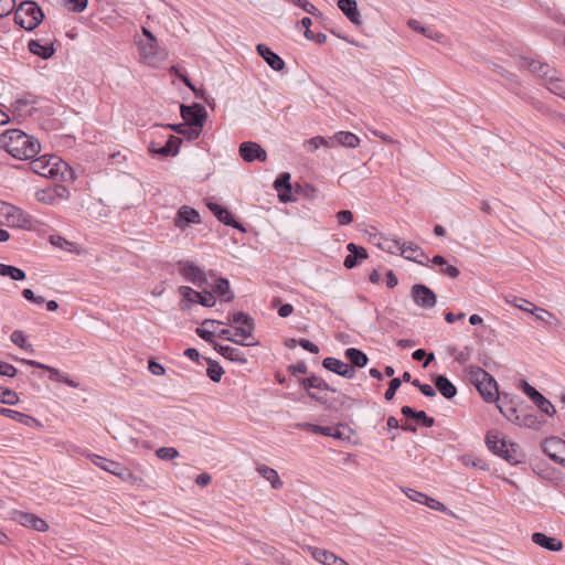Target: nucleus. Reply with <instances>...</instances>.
<instances>
[{"label":"nucleus","instance_id":"obj_1","mask_svg":"<svg viewBox=\"0 0 565 565\" xmlns=\"http://www.w3.org/2000/svg\"><path fill=\"white\" fill-rule=\"evenodd\" d=\"M0 146L18 160L34 159L41 150L39 140L20 129H8L1 134Z\"/></svg>","mask_w":565,"mask_h":565},{"label":"nucleus","instance_id":"obj_2","mask_svg":"<svg viewBox=\"0 0 565 565\" xmlns=\"http://www.w3.org/2000/svg\"><path fill=\"white\" fill-rule=\"evenodd\" d=\"M31 168L36 174L56 181L73 182L76 179L75 171L57 156L35 158Z\"/></svg>","mask_w":565,"mask_h":565},{"label":"nucleus","instance_id":"obj_3","mask_svg":"<svg viewBox=\"0 0 565 565\" xmlns=\"http://www.w3.org/2000/svg\"><path fill=\"white\" fill-rule=\"evenodd\" d=\"M465 372L486 402H497L498 397L502 395L498 392L494 377L483 369L469 365L465 369Z\"/></svg>","mask_w":565,"mask_h":565},{"label":"nucleus","instance_id":"obj_4","mask_svg":"<svg viewBox=\"0 0 565 565\" xmlns=\"http://www.w3.org/2000/svg\"><path fill=\"white\" fill-rule=\"evenodd\" d=\"M13 11L15 23L28 31L38 28L44 19L42 9L31 0L22 1Z\"/></svg>","mask_w":565,"mask_h":565},{"label":"nucleus","instance_id":"obj_5","mask_svg":"<svg viewBox=\"0 0 565 565\" xmlns=\"http://www.w3.org/2000/svg\"><path fill=\"white\" fill-rule=\"evenodd\" d=\"M227 320V322H223L222 324H236V337L243 338L246 341H257L253 334L255 330V322L250 316L242 311H237L232 315H228Z\"/></svg>","mask_w":565,"mask_h":565},{"label":"nucleus","instance_id":"obj_6","mask_svg":"<svg viewBox=\"0 0 565 565\" xmlns=\"http://www.w3.org/2000/svg\"><path fill=\"white\" fill-rule=\"evenodd\" d=\"M179 294L182 296L181 309H189L191 303H200L203 307H213L216 302L215 297L209 291H195L189 286L179 287Z\"/></svg>","mask_w":565,"mask_h":565},{"label":"nucleus","instance_id":"obj_7","mask_svg":"<svg viewBox=\"0 0 565 565\" xmlns=\"http://www.w3.org/2000/svg\"><path fill=\"white\" fill-rule=\"evenodd\" d=\"M181 117L184 122L202 132L207 113L202 105L193 103L190 106L181 105Z\"/></svg>","mask_w":565,"mask_h":565},{"label":"nucleus","instance_id":"obj_8","mask_svg":"<svg viewBox=\"0 0 565 565\" xmlns=\"http://www.w3.org/2000/svg\"><path fill=\"white\" fill-rule=\"evenodd\" d=\"M0 212L11 226L25 228L32 223L30 214L10 203L3 202Z\"/></svg>","mask_w":565,"mask_h":565},{"label":"nucleus","instance_id":"obj_9","mask_svg":"<svg viewBox=\"0 0 565 565\" xmlns=\"http://www.w3.org/2000/svg\"><path fill=\"white\" fill-rule=\"evenodd\" d=\"M38 104L36 96L32 94H25L19 98H17L12 105V114L14 117L26 119L33 116L34 110L36 109L35 105Z\"/></svg>","mask_w":565,"mask_h":565},{"label":"nucleus","instance_id":"obj_10","mask_svg":"<svg viewBox=\"0 0 565 565\" xmlns=\"http://www.w3.org/2000/svg\"><path fill=\"white\" fill-rule=\"evenodd\" d=\"M178 268L180 274L190 282L196 285L198 287H202L203 284L206 282L205 274L202 268H200L192 260H180L178 263Z\"/></svg>","mask_w":565,"mask_h":565},{"label":"nucleus","instance_id":"obj_11","mask_svg":"<svg viewBox=\"0 0 565 565\" xmlns=\"http://www.w3.org/2000/svg\"><path fill=\"white\" fill-rule=\"evenodd\" d=\"M20 362L24 363L29 366H32V367L45 370L50 374V380H52L54 382L64 383L73 388H77L79 386L78 382L72 380L68 375L62 373L56 367L43 364V363L34 361V360L21 359Z\"/></svg>","mask_w":565,"mask_h":565},{"label":"nucleus","instance_id":"obj_12","mask_svg":"<svg viewBox=\"0 0 565 565\" xmlns=\"http://www.w3.org/2000/svg\"><path fill=\"white\" fill-rule=\"evenodd\" d=\"M300 385L307 391L308 396L318 402V403H324V399L322 396L311 392L310 390H319V391H331L335 392V388L331 387L323 379L317 375H311L305 379L300 380Z\"/></svg>","mask_w":565,"mask_h":565},{"label":"nucleus","instance_id":"obj_13","mask_svg":"<svg viewBox=\"0 0 565 565\" xmlns=\"http://www.w3.org/2000/svg\"><path fill=\"white\" fill-rule=\"evenodd\" d=\"M238 152L241 158L246 162L259 161L265 162L267 153L265 149L255 141H244L239 145Z\"/></svg>","mask_w":565,"mask_h":565},{"label":"nucleus","instance_id":"obj_14","mask_svg":"<svg viewBox=\"0 0 565 565\" xmlns=\"http://www.w3.org/2000/svg\"><path fill=\"white\" fill-rule=\"evenodd\" d=\"M12 519L22 526L38 532H46L49 530V524L45 520L30 512L14 511Z\"/></svg>","mask_w":565,"mask_h":565},{"label":"nucleus","instance_id":"obj_15","mask_svg":"<svg viewBox=\"0 0 565 565\" xmlns=\"http://www.w3.org/2000/svg\"><path fill=\"white\" fill-rule=\"evenodd\" d=\"M181 142L182 140L179 137L169 135L164 146L159 147L157 142L151 141L149 143L148 150L150 153L161 157H175L180 151Z\"/></svg>","mask_w":565,"mask_h":565},{"label":"nucleus","instance_id":"obj_16","mask_svg":"<svg viewBox=\"0 0 565 565\" xmlns=\"http://www.w3.org/2000/svg\"><path fill=\"white\" fill-rule=\"evenodd\" d=\"M543 452L550 457L554 462L561 465L564 461L565 441L558 437L546 438L542 443Z\"/></svg>","mask_w":565,"mask_h":565},{"label":"nucleus","instance_id":"obj_17","mask_svg":"<svg viewBox=\"0 0 565 565\" xmlns=\"http://www.w3.org/2000/svg\"><path fill=\"white\" fill-rule=\"evenodd\" d=\"M523 392L534 402L541 412L548 416H553L556 411L554 405L546 399L539 391L531 386L527 382H522Z\"/></svg>","mask_w":565,"mask_h":565},{"label":"nucleus","instance_id":"obj_18","mask_svg":"<svg viewBox=\"0 0 565 565\" xmlns=\"http://www.w3.org/2000/svg\"><path fill=\"white\" fill-rule=\"evenodd\" d=\"M414 302L422 308H433L436 305L435 292L425 285L416 284L412 288Z\"/></svg>","mask_w":565,"mask_h":565},{"label":"nucleus","instance_id":"obj_19","mask_svg":"<svg viewBox=\"0 0 565 565\" xmlns=\"http://www.w3.org/2000/svg\"><path fill=\"white\" fill-rule=\"evenodd\" d=\"M290 174L285 172L281 173L275 181L274 188L278 193V199L282 203L292 202L296 198L292 194V188L290 182Z\"/></svg>","mask_w":565,"mask_h":565},{"label":"nucleus","instance_id":"obj_20","mask_svg":"<svg viewBox=\"0 0 565 565\" xmlns=\"http://www.w3.org/2000/svg\"><path fill=\"white\" fill-rule=\"evenodd\" d=\"M322 366L338 375H341L345 379H353L355 376V370L348 363L337 359V358H326L322 361Z\"/></svg>","mask_w":565,"mask_h":565},{"label":"nucleus","instance_id":"obj_21","mask_svg":"<svg viewBox=\"0 0 565 565\" xmlns=\"http://www.w3.org/2000/svg\"><path fill=\"white\" fill-rule=\"evenodd\" d=\"M256 51L274 71L280 72L286 67L285 61L266 44H258Z\"/></svg>","mask_w":565,"mask_h":565},{"label":"nucleus","instance_id":"obj_22","mask_svg":"<svg viewBox=\"0 0 565 565\" xmlns=\"http://www.w3.org/2000/svg\"><path fill=\"white\" fill-rule=\"evenodd\" d=\"M308 551L315 561L323 565H350L343 558L337 556L330 551L311 546L308 547Z\"/></svg>","mask_w":565,"mask_h":565},{"label":"nucleus","instance_id":"obj_23","mask_svg":"<svg viewBox=\"0 0 565 565\" xmlns=\"http://www.w3.org/2000/svg\"><path fill=\"white\" fill-rule=\"evenodd\" d=\"M192 223H201L199 212L195 209L188 205L181 206L174 218L175 226L179 228H184L185 226Z\"/></svg>","mask_w":565,"mask_h":565},{"label":"nucleus","instance_id":"obj_24","mask_svg":"<svg viewBox=\"0 0 565 565\" xmlns=\"http://www.w3.org/2000/svg\"><path fill=\"white\" fill-rule=\"evenodd\" d=\"M531 540L534 544L552 552H558L563 548V543L557 537L547 536L544 533L535 532L532 534Z\"/></svg>","mask_w":565,"mask_h":565},{"label":"nucleus","instance_id":"obj_25","mask_svg":"<svg viewBox=\"0 0 565 565\" xmlns=\"http://www.w3.org/2000/svg\"><path fill=\"white\" fill-rule=\"evenodd\" d=\"M337 6L351 23L354 25L362 23L355 0H338Z\"/></svg>","mask_w":565,"mask_h":565},{"label":"nucleus","instance_id":"obj_26","mask_svg":"<svg viewBox=\"0 0 565 565\" xmlns=\"http://www.w3.org/2000/svg\"><path fill=\"white\" fill-rule=\"evenodd\" d=\"M214 349L221 355H223L225 359H227V360H230L232 362H236V363H239V364L247 363V358H246L245 353L242 352L239 349H237L235 347H230V345H223V344H220V343H214Z\"/></svg>","mask_w":565,"mask_h":565},{"label":"nucleus","instance_id":"obj_27","mask_svg":"<svg viewBox=\"0 0 565 565\" xmlns=\"http://www.w3.org/2000/svg\"><path fill=\"white\" fill-rule=\"evenodd\" d=\"M209 209L213 212L216 218L225 225L242 228L241 225L235 221L234 215L224 206L217 203H209Z\"/></svg>","mask_w":565,"mask_h":565},{"label":"nucleus","instance_id":"obj_28","mask_svg":"<svg viewBox=\"0 0 565 565\" xmlns=\"http://www.w3.org/2000/svg\"><path fill=\"white\" fill-rule=\"evenodd\" d=\"M28 50L33 55L40 56L43 60L50 58L55 53L53 43L47 42L45 44H42L40 40H30L28 43Z\"/></svg>","mask_w":565,"mask_h":565},{"label":"nucleus","instance_id":"obj_29","mask_svg":"<svg viewBox=\"0 0 565 565\" xmlns=\"http://www.w3.org/2000/svg\"><path fill=\"white\" fill-rule=\"evenodd\" d=\"M401 413L407 417L412 418L418 423H420L424 427H433L435 424V419L433 417L427 416L424 411H415L411 406H403L401 408Z\"/></svg>","mask_w":565,"mask_h":565},{"label":"nucleus","instance_id":"obj_30","mask_svg":"<svg viewBox=\"0 0 565 565\" xmlns=\"http://www.w3.org/2000/svg\"><path fill=\"white\" fill-rule=\"evenodd\" d=\"M93 462L105 471H108L115 476H122L125 468L114 460H109L98 455H94Z\"/></svg>","mask_w":565,"mask_h":565},{"label":"nucleus","instance_id":"obj_31","mask_svg":"<svg viewBox=\"0 0 565 565\" xmlns=\"http://www.w3.org/2000/svg\"><path fill=\"white\" fill-rule=\"evenodd\" d=\"M508 394H502L500 397H498V408L507 419L514 423L515 420L520 419V413L514 406L511 405V402H508Z\"/></svg>","mask_w":565,"mask_h":565},{"label":"nucleus","instance_id":"obj_32","mask_svg":"<svg viewBox=\"0 0 565 565\" xmlns=\"http://www.w3.org/2000/svg\"><path fill=\"white\" fill-rule=\"evenodd\" d=\"M331 139H333V146L337 143L354 149L360 145V138L350 131H338L331 137Z\"/></svg>","mask_w":565,"mask_h":565},{"label":"nucleus","instance_id":"obj_33","mask_svg":"<svg viewBox=\"0 0 565 565\" xmlns=\"http://www.w3.org/2000/svg\"><path fill=\"white\" fill-rule=\"evenodd\" d=\"M256 470L264 479H266L267 481L270 482V486L273 487V489L278 490V489L282 488L284 483L280 480V477L275 469H273L266 465H258L256 467Z\"/></svg>","mask_w":565,"mask_h":565},{"label":"nucleus","instance_id":"obj_34","mask_svg":"<svg viewBox=\"0 0 565 565\" xmlns=\"http://www.w3.org/2000/svg\"><path fill=\"white\" fill-rule=\"evenodd\" d=\"M435 386L447 399L455 397L457 394L456 386L445 375H438L435 379Z\"/></svg>","mask_w":565,"mask_h":565},{"label":"nucleus","instance_id":"obj_35","mask_svg":"<svg viewBox=\"0 0 565 565\" xmlns=\"http://www.w3.org/2000/svg\"><path fill=\"white\" fill-rule=\"evenodd\" d=\"M222 323L223 322L217 321V320L206 319L202 322V326L196 329V334L201 339L205 340L206 342L214 344L215 342L213 341V338L215 337V332L213 329L215 326H218Z\"/></svg>","mask_w":565,"mask_h":565},{"label":"nucleus","instance_id":"obj_36","mask_svg":"<svg viewBox=\"0 0 565 565\" xmlns=\"http://www.w3.org/2000/svg\"><path fill=\"white\" fill-rule=\"evenodd\" d=\"M486 444L494 455L501 457V455L504 451V448H507L508 444L504 439L500 438L497 433L488 431L486 436Z\"/></svg>","mask_w":565,"mask_h":565},{"label":"nucleus","instance_id":"obj_37","mask_svg":"<svg viewBox=\"0 0 565 565\" xmlns=\"http://www.w3.org/2000/svg\"><path fill=\"white\" fill-rule=\"evenodd\" d=\"M344 356L350 361L353 369L354 366L364 367L369 362L367 355L363 351L355 348L347 349Z\"/></svg>","mask_w":565,"mask_h":565},{"label":"nucleus","instance_id":"obj_38","mask_svg":"<svg viewBox=\"0 0 565 565\" xmlns=\"http://www.w3.org/2000/svg\"><path fill=\"white\" fill-rule=\"evenodd\" d=\"M166 128L174 130L177 134L183 136L189 141L198 139L201 135L200 131H196V129H194L192 126L188 125L184 121L181 124L167 125Z\"/></svg>","mask_w":565,"mask_h":565},{"label":"nucleus","instance_id":"obj_39","mask_svg":"<svg viewBox=\"0 0 565 565\" xmlns=\"http://www.w3.org/2000/svg\"><path fill=\"white\" fill-rule=\"evenodd\" d=\"M407 25L416 31V32H419L422 33L423 35H425L426 38L428 39H431V40H435L437 42H440L441 38H443V34H440L438 31L431 29V28H425L420 24V22L416 19H409L407 21Z\"/></svg>","mask_w":565,"mask_h":565},{"label":"nucleus","instance_id":"obj_40","mask_svg":"<svg viewBox=\"0 0 565 565\" xmlns=\"http://www.w3.org/2000/svg\"><path fill=\"white\" fill-rule=\"evenodd\" d=\"M501 458H503L511 465H516L523 460L524 455L520 451L519 446L516 444L510 443L508 444L507 448H504Z\"/></svg>","mask_w":565,"mask_h":565},{"label":"nucleus","instance_id":"obj_41","mask_svg":"<svg viewBox=\"0 0 565 565\" xmlns=\"http://www.w3.org/2000/svg\"><path fill=\"white\" fill-rule=\"evenodd\" d=\"M399 254L408 259L413 260L417 264L427 266L430 262V258L428 255L424 253L423 249H398Z\"/></svg>","mask_w":565,"mask_h":565},{"label":"nucleus","instance_id":"obj_42","mask_svg":"<svg viewBox=\"0 0 565 565\" xmlns=\"http://www.w3.org/2000/svg\"><path fill=\"white\" fill-rule=\"evenodd\" d=\"M137 45L139 55L145 62L151 61L158 53V42H138Z\"/></svg>","mask_w":565,"mask_h":565},{"label":"nucleus","instance_id":"obj_43","mask_svg":"<svg viewBox=\"0 0 565 565\" xmlns=\"http://www.w3.org/2000/svg\"><path fill=\"white\" fill-rule=\"evenodd\" d=\"M351 254H349L344 259V266L348 269L356 267L361 264L362 260L369 257L367 249H349Z\"/></svg>","mask_w":565,"mask_h":565},{"label":"nucleus","instance_id":"obj_44","mask_svg":"<svg viewBox=\"0 0 565 565\" xmlns=\"http://www.w3.org/2000/svg\"><path fill=\"white\" fill-rule=\"evenodd\" d=\"M0 415L14 419L26 426H30L31 423L35 422L33 417L11 408L0 407Z\"/></svg>","mask_w":565,"mask_h":565},{"label":"nucleus","instance_id":"obj_45","mask_svg":"<svg viewBox=\"0 0 565 565\" xmlns=\"http://www.w3.org/2000/svg\"><path fill=\"white\" fill-rule=\"evenodd\" d=\"M215 335L221 338V339H224V340H227V341H231V342H234L236 344L244 345V347H252V345H257L258 344V341H246L243 338L237 339L235 333L233 334L231 332V330L226 329V328L225 329H221L217 333H215Z\"/></svg>","mask_w":565,"mask_h":565},{"label":"nucleus","instance_id":"obj_46","mask_svg":"<svg viewBox=\"0 0 565 565\" xmlns=\"http://www.w3.org/2000/svg\"><path fill=\"white\" fill-rule=\"evenodd\" d=\"M213 291L217 296L224 297L225 301H231L234 298L233 294L230 290V282L225 278H218L216 280L215 285L213 286Z\"/></svg>","mask_w":565,"mask_h":565},{"label":"nucleus","instance_id":"obj_47","mask_svg":"<svg viewBox=\"0 0 565 565\" xmlns=\"http://www.w3.org/2000/svg\"><path fill=\"white\" fill-rule=\"evenodd\" d=\"M0 275L10 277L13 280L25 279V273L22 269L6 264H0Z\"/></svg>","mask_w":565,"mask_h":565},{"label":"nucleus","instance_id":"obj_48","mask_svg":"<svg viewBox=\"0 0 565 565\" xmlns=\"http://www.w3.org/2000/svg\"><path fill=\"white\" fill-rule=\"evenodd\" d=\"M306 143L309 146L310 151H315V150L319 149L320 147L332 148L333 139H331V137L327 139L322 136H316V137L308 139L306 141Z\"/></svg>","mask_w":565,"mask_h":565},{"label":"nucleus","instance_id":"obj_49","mask_svg":"<svg viewBox=\"0 0 565 565\" xmlns=\"http://www.w3.org/2000/svg\"><path fill=\"white\" fill-rule=\"evenodd\" d=\"M206 361H207V370H206L207 376L213 382H220L222 379V375L224 373L222 366L217 362H215L211 359H206Z\"/></svg>","mask_w":565,"mask_h":565},{"label":"nucleus","instance_id":"obj_50","mask_svg":"<svg viewBox=\"0 0 565 565\" xmlns=\"http://www.w3.org/2000/svg\"><path fill=\"white\" fill-rule=\"evenodd\" d=\"M365 233L367 235L366 242L374 247H382L383 242H388V238H385L375 227H371Z\"/></svg>","mask_w":565,"mask_h":565},{"label":"nucleus","instance_id":"obj_51","mask_svg":"<svg viewBox=\"0 0 565 565\" xmlns=\"http://www.w3.org/2000/svg\"><path fill=\"white\" fill-rule=\"evenodd\" d=\"M297 427L302 430H307L312 434H316V435L327 436L328 434H330L329 426H320V425L310 424V423H300V424H297Z\"/></svg>","mask_w":565,"mask_h":565},{"label":"nucleus","instance_id":"obj_52","mask_svg":"<svg viewBox=\"0 0 565 565\" xmlns=\"http://www.w3.org/2000/svg\"><path fill=\"white\" fill-rule=\"evenodd\" d=\"M0 403L7 405H17L19 403L18 394L10 388L0 387Z\"/></svg>","mask_w":565,"mask_h":565},{"label":"nucleus","instance_id":"obj_53","mask_svg":"<svg viewBox=\"0 0 565 565\" xmlns=\"http://www.w3.org/2000/svg\"><path fill=\"white\" fill-rule=\"evenodd\" d=\"M514 423L527 428H537L540 425V422L534 414H520V419L515 420Z\"/></svg>","mask_w":565,"mask_h":565},{"label":"nucleus","instance_id":"obj_54","mask_svg":"<svg viewBox=\"0 0 565 565\" xmlns=\"http://www.w3.org/2000/svg\"><path fill=\"white\" fill-rule=\"evenodd\" d=\"M546 86L551 93L565 99V88L555 75H553V79H547Z\"/></svg>","mask_w":565,"mask_h":565},{"label":"nucleus","instance_id":"obj_55","mask_svg":"<svg viewBox=\"0 0 565 565\" xmlns=\"http://www.w3.org/2000/svg\"><path fill=\"white\" fill-rule=\"evenodd\" d=\"M533 311H534V313H533V315H535L536 319H537V320H541L542 322H544V323H546V324H551V323H553L554 321H555V322H558V321H557V319H556V317H555L552 312H550V311H547V310H545V309H543V308H536V307H534V310H533Z\"/></svg>","mask_w":565,"mask_h":565},{"label":"nucleus","instance_id":"obj_56","mask_svg":"<svg viewBox=\"0 0 565 565\" xmlns=\"http://www.w3.org/2000/svg\"><path fill=\"white\" fill-rule=\"evenodd\" d=\"M532 66L534 71L537 72V74L546 81L553 79V75L556 73L548 64L539 63L536 67V65L533 63Z\"/></svg>","mask_w":565,"mask_h":565},{"label":"nucleus","instance_id":"obj_57","mask_svg":"<svg viewBox=\"0 0 565 565\" xmlns=\"http://www.w3.org/2000/svg\"><path fill=\"white\" fill-rule=\"evenodd\" d=\"M156 455L162 460H172L179 456V451L173 447H161L157 449Z\"/></svg>","mask_w":565,"mask_h":565},{"label":"nucleus","instance_id":"obj_58","mask_svg":"<svg viewBox=\"0 0 565 565\" xmlns=\"http://www.w3.org/2000/svg\"><path fill=\"white\" fill-rule=\"evenodd\" d=\"M505 300L507 302L509 303H512L514 307L523 310V311H526V312H531V313H534V311L532 309H529L526 307H524V305H531L533 306V303H531L530 301L523 299V298H518L515 296H510V297H505Z\"/></svg>","mask_w":565,"mask_h":565},{"label":"nucleus","instance_id":"obj_59","mask_svg":"<svg viewBox=\"0 0 565 565\" xmlns=\"http://www.w3.org/2000/svg\"><path fill=\"white\" fill-rule=\"evenodd\" d=\"M10 339L15 345H18L21 349H26L31 347L30 344H28L26 338L21 330H14L11 333Z\"/></svg>","mask_w":565,"mask_h":565},{"label":"nucleus","instance_id":"obj_60","mask_svg":"<svg viewBox=\"0 0 565 565\" xmlns=\"http://www.w3.org/2000/svg\"><path fill=\"white\" fill-rule=\"evenodd\" d=\"M402 384V380L399 377H394L391 380L388 388L386 390L384 397L386 401H392L395 396L396 391L399 388Z\"/></svg>","mask_w":565,"mask_h":565},{"label":"nucleus","instance_id":"obj_61","mask_svg":"<svg viewBox=\"0 0 565 565\" xmlns=\"http://www.w3.org/2000/svg\"><path fill=\"white\" fill-rule=\"evenodd\" d=\"M294 4L311 15L318 17L321 14L320 11L307 0H295Z\"/></svg>","mask_w":565,"mask_h":565},{"label":"nucleus","instance_id":"obj_62","mask_svg":"<svg viewBox=\"0 0 565 565\" xmlns=\"http://www.w3.org/2000/svg\"><path fill=\"white\" fill-rule=\"evenodd\" d=\"M66 4L70 11L81 13L87 8L88 0H67Z\"/></svg>","mask_w":565,"mask_h":565},{"label":"nucleus","instance_id":"obj_63","mask_svg":"<svg viewBox=\"0 0 565 565\" xmlns=\"http://www.w3.org/2000/svg\"><path fill=\"white\" fill-rule=\"evenodd\" d=\"M49 242L53 247H74L72 243H70L66 238L57 234H51L49 237Z\"/></svg>","mask_w":565,"mask_h":565},{"label":"nucleus","instance_id":"obj_64","mask_svg":"<svg viewBox=\"0 0 565 565\" xmlns=\"http://www.w3.org/2000/svg\"><path fill=\"white\" fill-rule=\"evenodd\" d=\"M15 9V0H0V18L7 17Z\"/></svg>","mask_w":565,"mask_h":565}]
</instances>
